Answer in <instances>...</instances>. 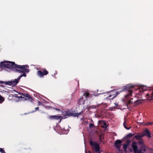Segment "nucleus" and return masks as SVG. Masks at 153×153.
I'll return each mask as SVG.
<instances>
[{
  "instance_id": "23",
  "label": "nucleus",
  "mask_w": 153,
  "mask_h": 153,
  "mask_svg": "<svg viewBox=\"0 0 153 153\" xmlns=\"http://www.w3.org/2000/svg\"><path fill=\"white\" fill-rule=\"evenodd\" d=\"M140 140V141L138 142V143L139 145H140L141 146L145 145L144 143V142L143 141L141 140Z\"/></svg>"
},
{
  "instance_id": "36",
  "label": "nucleus",
  "mask_w": 153,
  "mask_h": 153,
  "mask_svg": "<svg viewBox=\"0 0 153 153\" xmlns=\"http://www.w3.org/2000/svg\"><path fill=\"white\" fill-rule=\"evenodd\" d=\"M115 104L116 106H117V105H118V104H117L116 103H115Z\"/></svg>"
},
{
  "instance_id": "24",
  "label": "nucleus",
  "mask_w": 153,
  "mask_h": 153,
  "mask_svg": "<svg viewBox=\"0 0 153 153\" xmlns=\"http://www.w3.org/2000/svg\"><path fill=\"white\" fill-rule=\"evenodd\" d=\"M128 146V144H124L123 145V148L124 150H126L127 149Z\"/></svg>"
},
{
  "instance_id": "19",
  "label": "nucleus",
  "mask_w": 153,
  "mask_h": 153,
  "mask_svg": "<svg viewBox=\"0 0 153 153\" xmlns=\"http://www.w3.org/2000/svg\"><path fill=\"white\" fill-rule=\"evenodd\" d=\"M81 113H73L72 112L71 116L74 117H78L79 115L81 114Z\"/></svg>"
},
{
  "instance_id": "25",
  "label": "nucleus",
  "mask_w": 153,
  "mask_h": 153,
  "mask_svg": "<svg viewBox=\"0 0 153 153\" xmlns=\"http://www.w3.org/2000/svg\"><path fill=\"white\" fill-rule=\"evenodd\" d=\"M90 108H97L98 107V105H92L90 106Z\"/></svg>"
},
{
  "instance_id": "8",
  "label": "nucleus",
  "mask_w": 153,
  "mask_h": 153,
  "mask_svg": "<svg viewBox=\"0 0 153 153\" xmlns=\"http://www.w3.org/2000/svg\"><path fill=\"white\" fill-rule=\"evenodd\" d=\"M42 72L41 71H39L37 72V75L41 77H43L45 75H47L48 72L45 69H43Z\"/></svg>"
},
{
  "instance_id": "5",
  "label": "nucleus",
  "mask_w": 153,
  "mask_h": 153,
  "mask_svg": "<svg viewBox=\"0 0 153 153\" xmlns=\"http://www.w3.org/2000/svg\"><path fill=\"white\" fill-rule=\"evenodd\" d=\"M90 95L88 93L85 92L82 97H80L79 100L78 101V103L79 105H84V102L85 100L88 97H90Z\"/></svg>"
},
{
  "instance_id": "26",
  "label": "nucleus",
  "mask_w": 153,
  "mask_h": 153,
  "mask_svg": "<svg viewBox=\"0 0 153 153\" xmlns=\"http://www.w3.org/2000/svg\"><path fill=\"white\" fill-rule=\"evenodd\" d=\"M126 121H125L123 123V125H124V126L125 128H126V129H127V130L130 129L131 128V127H127L126 125Z\"/></svg>"
},
{
  "instance_id": "10",
  "label": "nucleus",
  "mask_w": 153,
  "mask_h": 153,
  "mask_svg": "<svg viewBox=\"0 0 153 153\" xmlns=\"http://www.w3.org/2000/svg\"><path fill=\"white\" fill-rule=\"evenodd\" d=\"M22 94L23 96H24L25 97V98H24V100H29L30 102H32L33 100V99L30 96V95L29 94H27L25 93H20L19 94Z\"/></svg>"
},
{
  "instance_id": "32",
  "label": "nucleus",
  "mask_w": 153,
  "mask_h": 153,
  "mask_svg": "<svg viewBox=\"0 0 153 153\" xmlns=\"http://www.w3.org/2000/svg\"><path fill=\"white\" fill-rule=\"evenodd\" d=\"M131 142V141L130 140H128L126 141V143H127L126 144H128V145Z\"/></svg>"
},
{
  "instance_id": "16",
  "label": "nucleus",
  "mask_w": 153,
  "mask_h": 153,
  "mask_svg": "<svg viewBox=\"0 0 153 153\" xmlns=\"http://www.w3.org/2000/svg\"><path fill=\"white\" fill-rule=\"evenodd\" d=\"M64 115L65 116H71L72 112L70 110H67V111H65L63 113Z\"/></svg>"
},
{
  "instance_id": "28",
  "label": "nucleus",
  "mask_w": 153,
  "mask_h": 153,
  "mask_svg": "<svg viewBox=\"0 0 153 153\" xmlns=\"http://www.w3.org/2000/svg\"><path fill=\"white\" fill-rule=\"evenodd\" d=\"M94 124L93 123H91L89 124V127L90 128H92L94 127Z\"/></svg>"
},
{
  "instance_id": "34",
  "label": "nucleus",
  "mask_w": 153,
  "mask_h": 153,
  "mask_svg": "<svg viewBox=\"0 0 153 153\" xmlns=\"http://www.w3.org/2000/svg\"><path fill=\"white\" fill-rule=\"evenodd\" d=\"M35 111L38 110H39V107H37L36 108H35Z\"/></svg>"
},
{
  "instance_id": "27",
  "label": "nucleus",
  "mask_w": 153,
  "mask_h": 153,
  "mask_svg": "<svg viewBox=\"0 0 153 153\" xmlns=\"http://www.w3.org/2000/svg\"><path fill=\"white\" fill-rule=\"evenodd\" d=\"M15 97H16L17 98H23L24 99V98H25V97H22V96H18L17 95V94H15Z\"/></svg>"
},
{
  "instance_id": "35",
  "label": "nucleus",
  "mask_w": 153,
  "mask_h": 153,
  "mask_svg": "<svg viewBox=\"0 0 153 153\" xmlns=\"http://www.w3.org/2000/svg\"><path fill=\"white\" fill-rule=\"evenodd\" d=\"M39 105H41V104H42V103L41 102H39Z\"/></svg>"
},
{
  "instance_id": "29",
  "label": "nucleus",
  "mask_w": 153,
  "mask_h": 153,
  "mask_svg": "<svg viewBox=\"0 0 153 153\" xmlns=\"http://www.w3.org/2000/svg\"><path fill=\"white\" fill-rule=\"evenodd\" d=\"M131 100H132L133 99L132 98H131V99H130V100H128V104H132L133 102Z\"/></svg>"
},
{
  "instance_id": "31",
  "label": "nucleus",
  "mask_w": 153,
  "mask_h": 153,
  "mask_svg": "<svg viewBox=\"0 0 153 153\" xmlns=\"http://www.w3.org/2000/svg\"><path fill=\"white\" fill-rule=\"evenodd\" d=\"M0 152L1 153H5L4 150L2 148H0Z\"/></svg>"
},
{
  "instance_id": "39",
  "label": "nucleus",
  "mask_w": 153,
  "mask_h": 153,
  "mask_svg": "<svg viewBox=\"0 0 153 153\" xmlns=\"http://www.w3.org/2000/svg\"><path fill=\"white\" fill-rule=\"evenodd\" d=\"M1 86H3L2 85H1Z\"/></svg>"
},
{
  "instance_id": "30",
  "label": "nucleus",
  "mask_w": 153,
  "mask_h": 153,
  "mask_svg": "<svg viewBox=\"0 0 153 153\" xmlns=\"http://www.w3.org/2000/svg\"><path fill=\"white\" fill-rule=\"evenodd\" d=\"M152 124H153V122H148L146 124H144V125L146 126H148L152 125Z\"/></svg>"
},
{
  "instance_id": "13",
  "label": "nucleus",
  "mask_w": 153,
  "mask_h": 153,
  "mask_svg": "<svg viewBox=\"0 0 153 153\" xmlns=\"http://www.w3.org/2000/svg\"><path fill=\"white\" fill-rule=\"evenodd\" d=\"M131 147L134 150V153H137L138 149L137 146V143L135 142H133L131 144Z\"/></svg>"
},
{
  "instance_id": "9",
  "label": "nucleus",
  "mask_w": 153,
  "mask_h": 153,
  "mask_svg": "<svg viewBox=\"0 0 153 153\" xmlns=\"http://www.w3.org/2000/svg\"><path fill=\"white\" fill-rule=\"evenodd\" d=\"M48 118L51 120H58L60 119L59 121V123L61 122V116L56 115H49L48 117Z\"/></svg>"
},
{
  "instance_id": "14",
  "label": "nucleus",
  "mask_w": 153,
  "mask_h": 153,
  "mask_svg": "<svg viewBox=\"0 0 153 153\" xmlns=\"http://www.w3.org/2000/svg\"><path fill=\"white\" fill-rule=\"evenodd\" d=\"M146 150V145L141 146L139 149H138L137 153H144Z\"/></svg>"
},
{
  "instance_id": "37",
  "label": "nucleus",
  "mask_w": 153,
  "mask_h": 153,
  "mask_svg": "<svg viewBox=\"0 0 153 153\" xmlns=\"http://www.w3.org/2000/svg\"><path fill=\"white\" fill-rule=\"evenodd\" d=\"M89 153H91V152H90V151H89Z\"/></svg>"
},
{
  "instance_id": "20",
  "label": "nucleus",
  "mask_w": 153,
  "mask_h": 153,
  "mask_svg": "<svg viewBox=\"0 0 153 153\" xmlns=\"http://www.w3.org/2000/svg\"><path fill=\"white\" fill-rule=\"evenodd\" d=\"M146 96L147 98H150L151 99H153V92L151 94H147Z\"/></svg>"
},
{
  "instance_id": "1",
  "label": "nucleus",
  "mask_w": 153,
  "mask_h": 153,
  "mask_svg": "<svg viewBox=\"0 0 153 153\" xmlns=\"http://www.w3.org/2000/svg\"><path fill=\"white\" fill-rule=\"evenodd\" d=\"M135 86L134 85L131 84H129L123 86L122 87V90L120 91H112L110 92V95L107 97L106 99L108 100H113L115 98L117 95L119 94L121 92L124 91H127V94L125 95V98L131 96H132V89Z\"/></svg>"
},
{
  "instance_id": "15",
  "label": "nucleus",
  "mask_w": 153,
  "mask_h": 153,
  "mask_svg": "<svg viewBox=\"0 0 153 153\" xmlns=\"http://www.w3.org/2000/svg\"><path fill=\"white\" fill-rule=\"evenodd\" d=\"M143 137L142 136V134L140 133H138L136 135L134 136L133 138H134L136 140H141L142 138Z\"/></svg>"
},
{
  "instance_id": "38",
  "label": "nucleus",
  "mask_w": 153,
  "mask_h": 153,
  "mask_svg": "<svg viewBox=\"0 0 153 153\" xmlns=\"http://www.w3.org/2000/svg\"><path fill=\"white\" fill-rule=\"evenodd\" d=\"M93 153H95V152H93Z\"/></svg>"
},
{
  "instance_id": "21",
  "label": "nucleus",
  "mask_w": 153,
  "mask_h": 153,
  "mask_svg": "<svg viewBox=\"0 0 153 153\" xmlns=\"http://www.w3.org/2000/svg\"><path fill=\"white\" fill-rule=\"evenodd\" d=\"M134 135V134H133L132 133H129L128 134H127L126 137H125V138H130L132 136H133Z\"/></svg>"
},
{
  "instance_id": "7",
  "label": "nucleus",
  "mask_w": 153,
  "mask_h": 153,
  "mask_svg": "<svg viewBox=\"0 0 153 153\" xmlns=\"http://www.w3.org/2000/svg\"><path fill=\"white\" fill-rule=\"evenodd\" d=\"M122 141L120 140H116L114 143L115 147L117 149V152H120V147L121 146Z\"/></svg>"
},
{
  "instance_id": "11",
  "label": "nucleus",
  "mask_w": 153,
  "mask_h": 153,
  "mask_svg": "<svg viewBox=\"0 0 153 153\" xmlns=\"http://www.w3.org/2000/svg\"><path fill=\"white\" fill-rule=\"evenodd\" d=\"M22 94L23 96H24L25 97V98H24V100H29L30 102H32L33 100V99L30 96V95L29 94H27L25 93H20L19 94Z\"/></svg>"
},
{
  "instance_id": "33",
  "label": "nucleus",
  "mask_w": 153,
  "mask_h": 153,
  "mask_svg": "<svg viewBox=\"0 0 153 153\" xmlns=\"http://www.w3.org/2000/svg\"><path fill=\"white\" fill-rule=\"evenodd\" d=\"M149 151L151 153H153V149H149Z\"/></svg>"
},
{
  "instance_id": "40",
  "label": "nucleus",
  "mask_w": 153,
  "mask_h": 153,
  "mask_svg": "<svg viewBox=\"0 0 153 153\" xmlns=\"http://www.w3.org/2000/svg\"><path fill=\"white\" fill-rule=\"evenodd\" d=\"M85 153H87V152L86 151Z\"/></svg>"
},
{
  "instance_id": "18",
  "label": "nucleus",
  "mask_w": 153,
  "mask_h": 153,
  "mask_svg": "<svg viewBox=\"0 0 153 153\" xmlns=\"http://www.w3.org/2000/svg\"><path fill=\"white\" fill-rule=\"evenodd\" d=\"M143 101V100H138L134 102V103H135L136 105H139Z\"/></svg>"
},
{
  "instance_id": "17",
  "label": "nucleus",
  "mask_w": 153,
  "mask_h": 153,
  "mask_svg": "<svg viewBox=\"0 0 153 153\" xmlns=\"http://www.w3.org/2000/svg\"><path fill=\"white\" fill-rule=\"evenodd\" d=\"M101 127L105 128H106L107 126L106 122L104 121H102L101 123Z\"/></svg>"
},
{
  "instance_id": "4",
  "label": "nucleus",
  "mask_w": 153,
  "mask_h": 153,
  "mask_svg": "<svg viewBox=\"0 0 153 153\" xmlns=\"http://www.w3.org/2000/svg\"><path fill=\"white\" fill-rule=\"evenodd\" d=\"M20 79H18V77L16 79H12L10 81H0V84H4L5 85H13V86H15L19 82Z\"/></svg>"
},
{
  "instance_id": "12",
  "label": "nucleus",
  "mask_w": 153,
  "mask_h": 153,
  "mask_svg": "<svg viewBox=\"0 0 153 153\" xmlns=\"http://www.w3.org/2000/svg\"><path fill=\"white\" fill-rule=\"evenodd\" d=\"M142 134V136L143 137L144 136L147 137L148 138L151 137L149 130L147 128L146 129Z\"/></svg>"
},
{
  "instance_id": "6",
  "label": "nucleus",
  "mask_w": 153,
  "mask_h": 153,
  "mask_svg": "<svg viewBox=\"0 0 153 153\" xmlns=\"http://www.w3.org/2000/svg\"><path fill=\"white\" fill-rule=\"evenodd\" d=\"M90 144L91 146H94L95 152L97 153H100V147L99 145L95 142H93L91 139H90L89 141Z\"/></svg>"
},
{
  "instance_id": "22",
  "label": "nucleus",
  "mask_w": 153,
  "mask_h": 153,
  "mask_svg": "<svg viewBox=\"0 0 153 153\" xmlns=\"http://www.w3.org/2000/svg\"><path fill=\"white\" fill-rule=\"evenodd\" d=\"M5 100V98L0 95V104L2 103Z\"/></svg>"
},
{
  "instance_id": "3",
  "label": "nucleus",
  "mask_w": 153,
  "mask_h": 153,
  "mask_svg": "<svg viewBox=\"0 0 153 153\" xmlns=\"http://www.w3.org/2000/svg\"><path fill=\"white\" fill-rule=\"evenodd\" d=\"M21 67H19L20 68H17L15 69V71L20 73H23L22 74L20 75L18 77V79H20L22 76L25 77L26 75L25 72L28 73L29 72V67L28 65H21Z\"/></svg>"
},
{
  "instance_id": "2",
  "label": "nucleus",
  "mask_w": 153,
  "mask_h": 153,
  "mask_svg": "<svg viewBox=\"0 0 153 153\" xmlns=\"http://www.w3.org/2000/svg\"><path fill=\"white\" fill-rule=\"evenodd\" d=\"M19 67H21V65H18L15 64L14 62H1L0 63V69L4 67L11 70L13 68L15 69L17 68H20Z\"/></svg>"
}]
</instances>
